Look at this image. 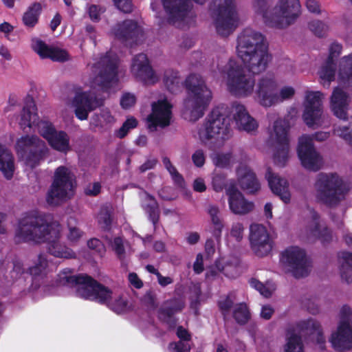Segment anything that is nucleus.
Here are the masks:
<instances>
[{
    "mask_svg": "<svg viewBox=\"0 0 352 352\" xmlns=\"http://www.w3.org/2000/svg\"><path fill=\"white\" fill-rule=\"evenodd\" d=\"M236 51L244 67L234 59L229 60L226 69L228 89L237 97L254 96L257 83L253 74L264 72L272 59L268 45L261 33L246 28L238 36Z\"/></svg>",
    "mask_w": 352,
    "mask_h": 352,
    "instance_id": "obj_1",
    "label": "nucleus"
},
{
    "mask_svg": "<svg viewBox=\"0 0 352 352\" xmlns=\"http://www.w3.org/2000/svg\"><path fill=\"white\" fill-rule=\"evenodd\" d=\"M118 65V56L111 51L93 63L91 73L85 82L92 90L77 89L74 96L67 102L78 120H87L90 112L102 105V99L94 90L109 91L117 85Z\"/></svg>",
    "mask_w": 352,
    "mask_h": 352,
    "instance_id": "obj_2",
    "label": "nucleus"
},
{
    "mask_svg": "<svg viewBox=\"0 0 352 352\" xmlns=\"http://www.w3.org/2000/svg\"><path fill=\"white\" fill-rule=\"evenodd\" d=\"M60 231V225L53 220L51 214L32 210L23 214L19 219L15 240L34 243L47 242L48 251L52 255L63 258H74L75 253L58 241Z\"/></svg>",
    "mask_w": 352,
    "mask_h": 352,
    "instance_id": "obj_3",
    "label": "nucleus"
},
{
    "mask_svg": "<svg viewBox=\"0 0 352 352\" xmlns=\"http://www.w3.org/2000/svg\"><path fill=\"white\" fill-rule=\"evenodd\" d=\"M58 284L74 289L78 297L105 304L116 313L126 309V302L120 295L86 274L74 275L70 269H65L58 274Z\"/></svg>",
    "mask_w": 352,
    "mask_h": 352,
    "instance_id": "obj_4",
    "label": "nucleus"
},
{
    "mask_svg": "<svg viewBox=\"0 0 352 352\" xmlns=\"http://www.w3.org/2000/svg\"><path fill=\"white\" fill-rule=\"evenodd\" d=\"M187 97L184 100L182 116L185 120L196 122L203 117L212 99L211 90L199 75H189L185 80Z\"/></svg>",
    "mask_w": 352,
    "mask_h": 352,
    "instance_id": "obj_5",
    "label": "nucleus"
},
{
    "mask_svg": "<svg viewBox=\"0 0 352 352\" xmlns=\"http://www.w3.org/2000/svg\"><path fill=\"white\" fill-rule=\"evenodd\" d=\"M224 111L223 107L214 108L195 135L210 149L221 147L230 136L229 119Z\"/></svg>",
    "mask_w": 352,
    "mask_h": 352,
    "instance_id": "obj_6",
    "label": "nucleus"
},
{
    "mask_svg": "<svg viewBox=\"0 0 352 352\" xmlns=\"http://www.w3.org/2000/svg\"><path fill=\"white\" fill-rule=\"evenodd\" d=\"M302 337L308 338L315 342L319 349H324L325 339L322 336L320 324L315 320L309 318L300 321L295 328L287 331L284 351L304 352Z\"/></svg>",
    "mask_w": 352,
    "mask_h": 352,
    "instance_id": "obj_7",
    "label": "nucleus"
},
{
    "mask_svg": "<svg viewBox=\"0 0 352 352\" xmlns=\"http://www.w3.org/2000/svg\"><path fill=\"white\" fill-rule=\"evenodd\" d=\"M314 191L318 201L333 206L344 198L347 188L338 174L320 173L316 176Z\"/></svg>",
    "mask_w": 352,
    "mask_h": 352,
    "instance_id": "obj_8",
    "label": "nucleus"
},
{
    "mask_svg": "<svg viewBox=\"0 0 352 352\" xmlns=\"http://www.w3.org/2000/svg\"><path fill=\"white\" fill-rule=\"evenodd\" d=\"M265 0H256L254 7L257 12L261 13L265 23L271 27L283 28L294 21L300 12L298 0H280L272 10H265Z\"/></svg>",
    "mask_w": 352,
    "mask_h": 352,
    "instance_id": "obj_9",
    "label": "nucleus"
},
{
    "mask_svg": "<svg viewBox=\"0 0 352 352\" xmlns=\"http://www.w3.org/2000/svg\"><path fill=\"white\" fill-rule=\"evenodd\" d=\"M295 92L292 86H284L278 90L274 77L263 76L257 82L254 100L262 107H270L291 99Z\"/></svg>",
    "mask_w": 352,
    "mask_h": 352,
    "instance_id": "obj_10",
    "label": "nucleus"
},
{
    "mask_svg": "<svg viewBox=\"0 0 352 352\" xmlns=\"http://www.w3.org/2000/svg\"><path fill=\"white\" fill-rule=\"evenodd\" d=\"M14 148L18 157L30 168L38 166L49 153L46 143L36 135H22L16 140Z\"/></svg>",
    "mask_w": 352,
    "mask_h": 352,
    "instance_id": "obj_11",
    "label": "nucleus"
},
{
    "mask_svg": "<svg viewBox=\"0 0 352 352\" xmlns=\"http://www.w3.org/2000/svg\"><path fill=\"white\" fill-rule=\"evenodd\" d=\"M75 187V176L71 169L64 166L58 167L47 194V202L50 205H57L70 199L74 195Z\"/></svg>",
    "mask_w": 352,
    "mask_h": 352,
    "instance_id": "obj_12",
    "label": "nucleus"
},
{
    "mask_svg": "<svg viewBox=\"0 0 352 352\" xmlns=\"http://www.w3.org/2000/svg\"><path fill=\"white\" fill-rule=\"evenodd\" d=\"M210 10L219 35L227 36L239 25V20L234 0H213Z\"/></svg>",
    "mask_w": 352,
    "mask_h": 352,
    "instance_id": "obj_13",
    "label": "nucleus"
},
{
    "mask_svg": "<svg viewBox=\"0 0 352 352\" xmlns=\"http://www.w3.org/2000/svg\"><path fill=\"white\" fill-rule=\"evenodd\" d=\"M289 124L283 120L278 119L270 130L267 144L272 151V158L276 166H285L289 158Z\"/></svg>",
    "mask_w": 352,
    "mask_h": 352,
    "instance_id": "obj_14",
    "label": "nucleus"
},
{
    "mask_svg": "<svg viewBox=\"0 0 352 352\" xmlns=\"http://www.w3.org/2000/svg\"><path fill=\"white\" fill-rule=\"evenodd\" d=\"M329 137L328 132H317L312 135H303L298 140L297 153L302 166L309 170L317 171L323 165V160L314 146L313 141H324Z\"/></svg>",
    "mask_w": 352,
    "mask_h": 352,
    "instance_id": "obj_15",
    "label": "nucleus"
},
{
    "mask_svg": "<svg viewBox=\"0 0 352 352\" xmlns=\"http://www.w3.org/2000/svg\"><path fill=\"white\" fill-rule=\"evenodd\" d=\"M323 98L318 91L305 92L302 118L309 127H328L330 124L329 116L322 111Z\"/></svg>",
    "mask_w": 352,
    "mask_h": 352,
    "instance_id": "obj_16",
    "label": "nucleus"
},
{
    "mask_svg": "<svg viewBox=\"0 0 352 352\" xmlns=\"http://www.w3.org/2000/svg\"><path fill=\"white\" fill-rule=\"evenodd\" d=\"M340 321L338 329L332 333L329 339L332 346L337 351H345L352 348V311L346 305L341 308Z\"/></svg>",
    "mask_w": 352,
    "mask_h": 352,
    "instance_id": "obj_17",
    "label": "nucleus"
},
{
    "mask_svg": "<svg viewBox=\"0 0 352 352\" xmlns=\"http://www.w3.org/2000/svg\"><path fill=\"white\" fill-rule=\"evenodd\" d=\"M280 262L289 268L296 278L306 276L309 272L310 266L305 252L298 247H289L283 252Z\"/></svg>",
    "mask_w": 352,
    "mask_h": 352,
    "instance_id": "obj_18",
    "label": "nucleus"
},
{
    "mask_svg": "<svg viewBox=\"0 0 352 352\" xmlns=\"http://www.w3.org/2000/svg\"><path fill=\"white\" fill-rule=\"evenodd\" d=\"M249 239L251 250L258 257L267 256L272 250L273 241L267 228L261 224L250 226Z\"/></svg>",
    "mask_w": 352,
    "mask_h": 352,
    "instance_id": "obj_19",
    "label": "nucleus"
},
{
    "mask_svg": "<svg viewBox=\"0 0 352 352\" xmlns=\"http://www.w3.org/2000/svg\"><path fill=\"white\" fill-rule=\"evenodd\" d=\"M302 215L305 217V228L302 232L306 237L310 239H318L322 243H327L331 240V231L320 224L319 216L314 209L308 207Z\"/></svg>",
    "mask_w": 352,
    "mask_h": 352,
    "instance_id": "obj_20",
    "label": "nucleus"
},
{
    "mask_svg": "<svg viewBox=\"0 0 352 352\" xmlns=\"http://www.w3.org/2000/svg\"><path fill=\"white\" fill-rule=\"evenodd\" d=\"M111 34L115 39L126 45L138 44L144 38L142 27L133 20L118 23L112 28Z\"/></svg>",
    "mask_w": 352,
    "mask_h": 352,
    "instance_id": "obj_21",
    "label": "nucleus"
},
{
    "mask_svg": "<svg viewBox=\"0 0 352 352\" xmlns=\"http://www.w3.org/2000/svg\"><path fill=\"white\" fill-rule=\"evenodd\" d=\"M172 107L166 98L153 102L152 112L147 117V126L151 131H156L157 127L164 128L170 124Z\"/></svg>",
    "mask_w": 352,
    "mask_h": 352,
    "instance_id": "obj_22",
    "label": "nucleus"
},
{
    "mask_svg": "<svg viewBox=\"0 0 352 352\" xmlns=\"http://www.w3.org/2000/svg\"><path fill=\"white\" fill-rule=\"evenodd\" d=\"M47 267V261L43 254L38 255L36 262L30 267L28 271L24 270L23 264L21 261L15 260L11 276L20 282H23L29 276H31V280H36L38 277H43L45 274Z\"/></svg>",
    "mask_w": 352,
    "mask_h": 352,
    "instance_id": "obj_23",
    "label": "nucleus"
},
{
    "mask_svg": "<svg viewBox=\"0 0 352 352\" xmlns=\"http://www.w3.org/2000/svg\"><path fill=\"white\" fill-rule=\"evenodd\" d=\"M131 71L136 78L146 84H153L158 81L159 78L144 54H139L133 58Z\"/></svg>",
    "mask_w": 352,
    "mask_h": 352,
    "instance_id": "obj_24",
    "label": "nucleus"
},
{
    "mask_svg": "<svg viewBox=\"0 0 352 352\" xmlns=\"http://www.w3.org/2000/svg\"><path fill=\"white\" fill-rule=\"evenodd\" d=\"M226 195L228 196L230 210L234 214H245L253 210L254 204L244 197L232 182L229 183L226 188Z\"/></svg>",
    "mask_w": 352,
    "mask_h": 352,
    "instance_id": "obj_25",
    "label": "nucleus"
},
{
    "mask_svg": "<svg viewBox=\"0 0 352 352\" xmlns=\"http://www.w3.org/2000/svg\"><path fill=\"white\" fill-rule=\"evenodd\" d=\"M342 49V45L337 42L332 43L329 47V57L318 72L321 83L324 87H329L330 82L335 79L336 64L333 59L341 54Z\"/></svg>",
    "mask_w": 352,
    "mask_h": 352,
    "instance_id": "obj_26",
    "label": "nucleus"
},
{
    "mask_svg": "<svg viewBox=\"0 0 352 352\" xmlns=\"http://www.w3.org/2000/svg\"><path fill=\"white\" fill-rule=\"evenodd\" d=\"M32 47L41 58H50L53 61L64 62L69 60V58L66 50L50 46L39 38L32 40Z\"/></svg>",
    "mask_w": 352,
    "mask_h": 352,
    "instance_id": "obj_27",
    "label": "nucleus"
},
{
    "mask_svg": "<svg viewBox=\"0 0 352 352\" xmlns=\"http://www.w3.org/2000/svg\"><path fill=\"white\" fill-rule=\"evenodd\" d=\"M230 113L239 130L252 132L257 129L256 121L250 116L243 104L237 102L232 104Z\"/></svg>",
    "mask_w": 352,
    "mask_h": 352,
    "instance_id": "obj_28",
    "label": "nucleus"
},
{
    "mask_svg": "<svg viewBox=\"0 0 352 352\" xmlns=\"http://www.w3.org/2000/svg\"><path fill=\"white\" fill-rule=\"evenodd\" d=\"M350 101V96L346 91L340 86L336 87L330 100L331 109L334 116L340 120H346Z\"/></svg>",
    "mask_w": 352,
    "mask_h": 352,
    "instance_id": "obj_29",
    "label": "nucleus"
},
{
    "mask_svg": "<svg viewBox=\"0 0 352 352\" xmlns=\"http://www.w3.org/2000/svg\"><path fill=\"white\" fill-rule=\"evenodd\" d=\"M265 178L272 192L278 196L284 203H289L291 199V194L287 181L274 174L270 168L267 169Z\"/></svg>",
    "mask_w": 352,
    "mask_h": 352,
    "instance_id": "obj_30",
    "label": "nucleus"
},
{
    "mask_svg": "<svg viewBox=\"0 0 352 352\" xmlns=\"http://www.w3.org/2000/svg\"><path fill=\"white\" fill-rule=\"evenodd\" d=\"M236 175L240 186L248 192L254 193L259 190L260 184L254 173L245 164L238 167Z\"/></svg>",
    "mask_w": 352,
    "mask_h": 352,
    "instance_id": "obj_31",
    "label": "nucleus"
},
{
    "mask_svg": "<svg viewBox=\"0 0 352 352\" xmlns=\"http://www.w3.org/2000/svg\"><path fill=\"white\" fill-rule=\"evenodd\" d=\"M39 120L37 108L32 100L26 102L20 114L19 125L25 131L27 129L33 130Z\"/></svg>",
    "mask_w": 352,
    "mask_h": 352,
    "instance_id": "obj_32",
    "label": "nucleus"
},
{
    "mask_svg": "<svg viewBox=\"0 0 352 352\" xmlns=\"http://www.w3.org/2000/svg\"><path fill=\"white\" fill-rule=\"evenodd\" d=\"M140 197L142 199V206L155 229L160 217L158 204L155 198L146 192H142Z\"/></svg>",
    "mask_w": 352,
    "mask_h": 352,
    "instance_id": "obj_33",
    "label": "nucleus"
},
{
    "mask_svg": "<svg viewBox=\"0 0 352 352\" xmlns=\"http://www.w3.org/2000/svg\"><path fill=\"white\" fill-rule=\"evenodd\" d=\"M47 142L53 149L60 153H67L71 151L69 136L64 131H56Z\"/></svg>",
    "mask_w": 352,
    "mask_h": 352,
    "instance_id": "obj_34",
    "label": "nucleus"
},
{
    "mask_svg": "<svg viewBox=\"0 0 352 352\" xmlns=\"http://www.w3.org/2000/svg\"><path fill=\"white\" fill-rule=\"evenodd\" d=\"M338 80L340 85L352 86V53L341 58Z\"/></svg>",
    "mask_w": 352,
    "mask_h": 352,
    "instance_id": "obj_35",
    "label": "nucleus"
},
{
    "mask_svg": "<svg viewBox=\"0 0 352 352\" xmlns=\"http://www.w3.org/2000/svg\"><path fill=\"white\" fill-rule=\"evenodd\" d=\"M0 170L8 179H10L12 177L14 170V157L11 152L1 144Z\"/></svg>",
    "mask_w": 352,
    "mask_h": 352,
    "instance_id": "obj_36",
    "label": "nucleus"
},
{
    "mask_svg": "<svg viewBox=\"0 0 352 352\" xmlns=\"http://www.w3.org/2000/svg\"><path fill=\"white\" fill-rule=\"evenodd\" d=\"M177 336L179 338V341L170 343L168 346L169 350L173 352H190V335L188 331L181 326L178 327Z\"/></svg>",
    "mask_w": 352,
    "mask_h": 352,
    "instance_id": "obj_37",
    "label": "nucleus"
},
{
    "mask_svg": "<svg viewBox=\"0 0 352 352\" xmlns=\"http://www.w3.org/2000/svg\"><path fill=\"white\" fill-rule=\"evenodd\" d=\"M340 274L343 280L350 283L352 279V253L342 252L338 255Z\"/></svg>",
    "mask_w": 352,
    "mask_h": 352,
    "instance_id": "obj_38",
    "label": "nucleus"
},
{
    "mask_svg": "<svg viewBox=\"0 0 352 352\" xmlns=\"http://www.w3.org/2000/svg\"><path fill=\"white\" fill-rule=\"evenodd\" d=\"M163 82L171 93H177L182 89V82L177 71L168 69L164 72Z\"/></svg>",
    "mask_w": 352,
    "mask_h": 352,
    "instance_id": "obj_39",
    "label": "nucleus"
},
{
    "mask_svg": "<svg viewBox=\"0 0 352 352\" xmlns=\"http://www.w3.org/2000/svg\"><path fill=\"white\" fill-rule=\"evenodd\" d=\"M116 120L108 109H102L100 113H95L91 118V124L96 127H104L115 122Z\"/></svg>",
    "mask_w": 352,
    "mask_h": 352,
    "instance_id": "obj_40",
    "label": "nucleus"
},
{
    "mask_svg": "<svg viewBox=\"0 0 352 352\" xmlns=\"http://www.w3.org/2000/svg\"><path fill=\"white\" fill-rule=\"evenodd\" d=\"M210 157L215 166L222 168H230L234 162V157L230 152H213Z\"/></svg>",
    "mask_w": 352,
    "mask_h": 352,
    "instance_id": "obj_41",
    "label": "nucleus"
},
{
    "mask_svg": "<svg viewBox=\"0 0 352 352\" xmlns=\"http://www.w3.org/2000/svg\"><path fill=\"white\" fill-rule=\"evenodd\" d=\"M215 266L219 272H223L229 278H234L237 275L238 267L236 262L230 263V259H219L216 261Z\"/></svg>",
    "mask_w": 352,
    "mask_h": 352,
    "instance_id": "obj_42",
    "label": "nucleus"
},
{
    "mask_svg": "<svg viewBox=\"0 0 352 352\" xmlns=\"http://www.w3.org/2000/svg\"><path fill=\"white\" fill-rule=\"evenodd\" d=\"M34 131H37L47 141L57 131L54 124L47 120H38L33 129Z\"/></svg>",
    "mask_w": 352,
    "mask_h": 352,
    "instance_id": "obj_43",
    "label": "nucleus"
},
{
    "mask_svg": "<svg viewBox=\"0 0 352 352\" xmlns=\"http://www.w3.org/2000/svg\"><path fill=\"white\" fill-rule=\"evenodd\" d=\"M250 285L256 289L259 293L267 298L270 297L276 289V286L272 282L267 281L265 285L255 278H252L250 281Z\"/></svg>",
    "mask_w": 352,
    "mask_h": 352,
    "instance_id": "obj_44",
    "label": "nucleus"
},
{
    "mask_svg": "<svg viewBox=\"0 0 352 352\" xmlns=\"http://www.w3.org/2000/svg\"><path fill=\"white\" fill-rule=\"evenodd\" d=\"M41 6L39 4H34L24 14L23 21L28 27H33L38 21Z\"/></svg>",
    "mask_w": 352,
    "mask_h": 352,
    "instance_id": "obj_45",
    "label": "nucleus"
},
{
    "mask_svg": "<svg viewBox=\"0 0 352 352\" xmlns=\"http://www.w3.org/2000/svg\"><path fill=\"white\" fill-rule=\"evenodd\" d=\"M226 175L223 173H219L217 172L213 173L212 177V186L214 191L221 192L224 188L226 189L230 182H232L235 184L233 180H229L226 182Z\"/></svg>",
    "mask_w": 352,
    "mask_h": 352,
    "instance_id": "obj_46",
    "label": "nucleus"
},
{
    "mask_svg": "<svg viewBox=\"0 0 352 352\" xmlns=\"http://www.w3.org/2000/svg\"><path fill=\"white\" fill-rule=\"evenodd\" d=\"M234 318L240 324H244L248 320L250 313L245 304L240 303L236 305L234 309Z\"/></svg>",
    "mask_w": 352,
    "mask_h": 352,
    "instance_id": "obj_47",
    "label": "nucleus"
},
{
    "mask_svg": "<svg viewBox=\"0 0 352 352\" xmlns=\"http://www.w3.org/2000/svg\"><path fill=\"white\" fill-rule=\"evenodd\" d=\"M162 162L166 170L170 173L175 183L182 186L184 183L183 177L178 173L176 168L171 164L170 160L167 157H163Z\"/></svg>",
    "mask_w": 352,
    "mask_h": 352,
    "instance_id": "obj_48",
    "label": "nucleus"
},
{
    "mask_svg": "<svg viewBox=\"0 0 352 352\" xmlns=\"http://www.w3.org/2000/svg\"><path fill=\"white\" fill-rule=\"evenodd\" d=\"M334 133L352 145V120L349 125L341 124L334 129Z\"/></svg>",
    "mask_w": 352,
    "mask_h": 352,
    "instance_id": "obj_49",
    "label": "nucleus"
},
{
    "mask_svg": "<svg viewBox=\"0 0 352 352\" xmlns=\"http://www.w3.org/2000/svg\"><path fill=\"white\" fill-rule=\"evenodd\" d=\"M97 220L100 226L104 229L109 228L111 223V217L110 210L107 207H102L97 216Z\"/></svg>",
    "mask_w": 352,
    "mask_h": 352,
    "instance_id": "obj_50",
    "label": "nucleus"
},
{
    "mask_svg": "<svg viewBox=\"0 0 352 352\" xmlns=\"http://www.w3.org/2000/svg\"><path fill=\"white\" fill-rule=\"evenodd\" d=\"M86 12L93 22H98L100 19V15L104 12V9L100 6L87 4Z\"/></svg>",
    "mask_w": 352,
    "mask_h": 352,
    "instance_id": "obj_51",
    "label": "nucleus"
},
{
    "mask_svg": "<svg viewBox=\"0 0 352 352\" xmlns=\"http://www.w3.org/2000/svg\"><path fill=\"white\" fill-rule=\"evenodd\" d=\"M309 30L317 36L321 37L326 34L328 27L320 21H313L309 23Z\"/></svg>",
    "mask_w": 352,
    "mask_h": 352,
    "instance_id": "obj_52",
    "label": "nucleus"
},
{
    "mask_svg": "<svg viewBox=\"0 0 352 352\" xmlns=\"http://www.w3.org/2000/svg\"><path fill=\"white\" fill-rule=\"evenodd\" d=\"M138 122L136 119L133 117L129 118L120 127V129L116 132V135L120 138H124L129 130L136 127Z\"/></svg>",
    "mask_w": 352,
    "mask_h": 352,
    "instance_id": "obj_53",
    "label": "nucleus"
},
{
    "mask_svg": "<svg viewBox=\"0 0 352 352\" xmlns=\"http://www.w3.org/2000/svg\"><path fill=\"white\" fill-rule=\"evenodd\" d=\"M111 245L118 258L123 261L126 257L123 240L120 237H116L111 242Z\"/></svg>",
    "mask_w": 352,
    "mask_h": 352,
    "instance_id": "obj_54",
    "label": "nucleus"
},
{
    "mask_svg": "<svg viewBox=\"0 0 352 352\" xmlns=\"http://www.w3.org/2000/svg\"><path fill=\"white\" fill-rule=\"evenodd\" d=\"M184 304L180 302L178 304L177 307L173 308L168 310H162L160 313V318L164 320L167 323H170V322H175L173 315L175 311H180L183 309Z\"/></svg>",
    "mask_w": 352,
    "mask_h": 352,
    "instance_id": "obj_55",
    "label": "nucleus"
},
{
    "mask_svg": "<svg viewBox=\"0 0 352 352\" xmlns=\"http://www.w3.org/2000/svg\"><path fill=\"white\" fill-rule=\"evenodd\" d=\"M211 222V232L212 235L217 239H220L222 231L224 228V224L220 217L210 220Z\"/></svg>",
    "mask_w": 352,
    "mask_h": 352,
    "instance_id": "obj_56",
    "label": "nucleus"
},
{
    "mask_svg": "<svg viewBox=\"0 0 352 352\" xmlns=\"http://www.w3.org/2000/svg\"><path fill=\"white\" fill-rule=\"evenodd\" d=\"M234 300V295L230 294L227 296L222 297L219 301V307L223 312H227L232 307Z\"/></svg>",
    "mask_w": 352,
    "mask_h": 352,
    "instance_id": "obj_57",
    "label": "nucleus"
},
{
    "mask_svg": "<svg viewBox=\"0 0 352 352\" xmlns=\"http://www.w3.org/2000/svg\"><path fill=\"white\" fill-rule=\"evenodd\" d=\"M87 246L89 249L94 250L100 256H102L104 252L105 248L102 242L96 238L91 239L87 241Z\"/></svg>",
    "mask_w": 352,
    "mask_h": 352,
    "instance_id": "obj_58",
    "label": "nucleus"
},
{
    "mask_svg": "<svg viewBox=\"0 0 352 352\" xmlns=\"http://www.w3.org/2000/svg\"><path fill=\"white\" fill-rule=\"evenodd\" d=\"M136 102V98L134 94L125 93L120 99V104L124 109L131 107Z\"/></svg>",
    "mask_w": 352,
    "mask_h": 352,
    "instance_id": "obj_59",
    "label": "nucleus"
},
{
    "mask_svg": "<svg viewBox=\"0 0 352 352\" xmlns=\"http://www.w3.org/2000/svg\"><path fill=\"white\" fill-rule=\"evenodd\" d=\"M118 9L123 12L129 13L132 11L133 4L131 0H113Z\"/></svg>",
    "mask_w": 352,
    "mask_h": 352,
    "instance_id": "obj_60",
    "label": "nucleus"
},
{
    "mask_svg": "<svg viewBox=\"0 0 352 352\" xmlns=\"http://www.w3.org/2000/svg\"><path fill=\"white\" fill-rule=\"evenodd\" d=\"M192 160L197 167H202L205 164L206 155L203 150L198 149L192 155Z\"/></svg>",
    "mask_w": 352,
    "mask_h": 352,
    "instance_id": "obj_61",
    "label": "nucleus"
},
{
    "mask_svg": "<svg viewBox=\"0 0 352 352\" xmlns=\"http://www.w3.org/2000/svg\"><path fill=\"white\" fill-rule=\"evenodd\" d=\"M243 226L241 223L236 222L232 224L230 234L236 241H240L243 237Z\"/></svg>",
    "mask_w": 352,
    "mask_h": 352,
    "instance_id": "obj_62",
    "label": "nucleus"
},
{
    "mask_svg": "<svg viewBox=\"0 0 352 352\" xmlns=\"http://www.w3.org/2000/svg\"><path fill=\"white\" fill-rule=\"evenodd\" d=\"M69 232L67 235V238L71 243L78 241V239L82 237L83 234L78 228L71 226L70 223H69Z\"/></svg>",
    "mask_w": 352,
    "mask_h": 352,
    "instance_id": "obj_63",
    "label": "nucleus"
},
{
    "mask_svg": "<svg viewBox=\"0 0 352 352\" xmlns=\"http://www.w3.org/2000/svg\"><path fill=\"white\" fill-rule=\"evenodd\" d=\"M101 185L99 182H94L89 184L85 189V192L87 195L96 196L100 192Z\"/></svg>",
    "mask_w": 352,
    "mask_h": 352,
    "instance_id": "obj_64",
    "label": "nucleus"
}]
</instances>
